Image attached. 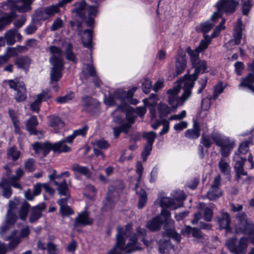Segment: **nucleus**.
Returning a JSON list of instances; mask_svg holds the SVG:
<instances>
[{
	"mask_svg": "<svg viewBox=\"0 0 254 254\" xmlns=\"http://www.w3.org/2000/svg\"><path fill=\"white\" fill-rule=\"evenodd\" d=\"M160 206L163 208H170L174 209L180 207V205L176 203L175 199L168 197H163L160 200Z\"/></svg>",
	"mask_w": 254,
	"mask_h": 254,
	"instance_id": "7c9ffc66",
	"label": "nucleus"
},
{
	"mask_svg": "<svg viewBox=\"0 0 254 254\" xmlns=\"http://www.w3.org/2000/svg\"><path fill=\"white\" fill-rule=\"evenodd\" d=\"M71 170L73 171L75 174L78 173L82 174L87 178H89L91 176V173L86 167L82 166L78 164L74 163L71 166Z\"/></svg>",
	"mask_w": 254,
	"mask_h": 254,
	"instance_id": "c756f323",
	"label": "nucleus"
},
{
	"mask_svg": "<svg viewBox=\"0 0 254 254\" xmlns=\"http://www.w3.org/2000/svg\"><path fill=\"white\" fill-rule=\"evenodd\" d=\"M24 167L26 170L30 172L34 171L36 169L35 161L34 159H28L24 164Z\"/></svg>",
	"mask_w": 254,
	"mask_h": 254,
	"instance_id": "3c124183",
	"label": "nucleus"
},
{
	"mask_svg": "<svg viewBox=\"0 0 254 254\" xmlns=\"http://www.w3.org/2000/svg\"><path fill=\"white\" fill-rule=\"evenodd\" d=\"M250 143L251 141L249 140L242 142L239 146L238 152L237 153L240 155L241 154H245L249 151Z\"/></svg>",
	"mask_w": 254,
	"mask_h": 254,
	"instance_id": "8fccbe9b",
	"label": "nucleus"
},
{
	"mask_svg": "<svg viewBox=\"0 0 254 254\" xmlns=\"http://www.w3.org/2000/svg\"><path fill=\"white\" fill-rule=\"evenodd\" d=\"M212 138L217 145L221 147L220 153L225 158L228 157L234 145V142L228 138H222L218 135H212Z\"/></svg>",
	"mask_w": 254,
	"mask_h": 254,
	"instance_id": "0eeeda50",
	"label": "nucleus"
},
{
	"mask_svg": "<svg viewBox=\"0 0 254 254\" xmlns=\"http://www.w3.org/2000/svg\"><path fill=\"white\" fill-rule=\"evenodd\" d=\"M30 208V205L26 201H23L19 210V218L22 220H25L27 218Z\"/></svg>",
	"mask_w": 254,
	"mask_h": 254,
	"instance_id": "f704fd0d",
	"label": "nucleus"
},
{
	"mask_svg": "<svg viewBox=\"0 0 254 254\" xmlns=\"http://www.w3.org/2000/svg\"><path fill=\"white\" fill-rule=\"evenodd\" d=\"M204 39L201 40L198 46L194 50H192L190 47L187 49V52L190 57L195 56L199 57V53L206 49L211 42V38L208 35H204Z\"/></svg>",
	"mask_w": 254,
	"mask_h": 254,
	"instance_id": "dca6fc26",
	"label": "nucleus"
},
{
	"mask_svg": "<svg viewBox=\"0 0 254 254\" xmlns=\"http://www.w3.org/2000/svg\"><path fill=\"white\" fill-rule=\"evenodd\" d=\"M82 74L85 78H88L89 76H95L96 70L93 65L86 64L83 65Z\"/></svg>",
	"mask_w": 254,
	"mask_h": 254,
	"instance_id": "e433bc0d",
	"label": "nucleus"
},
{
	"mask_svg": "<svg viewBox=\"0 0 254 254\" xmlns=\"http://www.w3.org/2000/svg\"><path fill=\"white\" fill-rule=\"evenodd\" d=\"M44 8L48 18L53 16L56 13L60 12L59 7L57 4L47 6Z\"/></svg>",
	"mask_w": 254,
	"mask_h": 254,
	"instance_id": "49530a36",
	"label": "nucleus"
},
{
	"mask_svg": "<svg viewBox=\"0 0 254 254\" xmlns=\"http://www.w3.org/2000/svg\"><path fill=\"white\" fill-rule=\"evenodd\" d=\"M199 26L201 28V32L203 33V35L204 36V35H206L207 33L211 30L214 26V24L210 23L209 21H207L201 23Z\"/></svg>",
	"mask_w": 254,
	"mask_h": 254,
	"instance_id": "603ef678",
	"label": "nucleus"
},
{
	"mask_svg": "<svg viewBox=\"0 0 254 254\" xmlns=\"http://www.w3.org/2000/svg\"><path fill=\"white\" fill-rule=\"evenodd\" d=\"M152 149V145L150 144H146L141 153L142 159L143 161H145L147 159L148 156L150 154L151 151Z\"/></svg>",
	"mask_w": 254,
	"mask_h": 254,
	"instance_id": "0e129e2a",
	"label": "nucleus"
},
{
	"mask_svg": "<svg viewBox=\"0 0 254 254\" xmlns=\"http://www.w3.org/2000/svg\"><path fill=\"white\" fill-rule=\"evenodd\" d=\"M158 110L160 118L166 117L171 112L170 107L165 104L160 103L158 106Z\"/></svg>",
	"mask_w": 254,
	"mask_h": 254,
	"instance_id": "a18cd8bd",
	"label": "nucleus"
},
{
	"mask_svg": "<svg viewBox=\"0 0 254 254\" xmlns=\"http://www.w3.org/2000/svg\"><path fill=\"white\" fill-rule=\"evenodd\" d=\"M38 124V122L35 116H31L27 121L26 125V127L27 131L31 134L38 135L39 133L42 134L41 131L36 129V127Z\"/></svg>",
	"mask_w": 254,
	"mask_h": 254,
	"instance_id": "b1692460",
	"label": "nucleus"
},
{
	"mask_svg": "<svg viewBox=\"0 0 254 254\" xmlns=\"http://www.w3.org/2000/svg\"><path fill=\"white\" fill-rule=\"evenodd\" d=\"M52 96L49 89L43 90L37 95L36 99L30 105L32 111L38 113L40 110V107L43 101H46L51 98Z\"/></svg>",
	"mask_w": 254,
	"mask_h": 254,
	"instance_id": "2eb2a0df",
	"label": "nucleus"
},
{
	"mask_svg": "<svg viewBox=\"0 0 254 254\" xmlns=\"http://www.w3.org/2000/svg\"><path fill=\"white\" fill-rule=\"evenodd\" d=\"M50 62L53 65L50 72V84H53L54 82H58L62 76V70L64 64L63 62L60 58L54 57L50 59Z\"/></svg>",
	"mask_w": 254,
	"mask_h": 254,
	"instance_id": "6e6552de",
	"label": "nucleus"
},
{
	"mask_svg": "<svg viewBox=\"0 0 254 254\" xmlns=\"http://www.w3.org/2000/svg\"><path fill=\"white\" fill-rule=\"evenodd\" d=\"M218 167L220 172L224 175H230L231 168L225 159L223 158H221L218 162Z\"/></svg>",
	"mask_w": 254,
	"mask_h": 254,
	"instance_id": "58836bf2",
	"label": "nucleus"
},
{
	"mask_svg": "<svg viewBox=\"0 0 254 254\" xmlns=\"http://www.w3.org/2000/svg\"><path fill=\"white\" fill-rule=\"evenodd\" d=\"M60 212L63 217L70 215L74 213L73 211L68 205L60 207Z\"/></svg>",
	"mask_w": 254,
	"mask_h": 254,
	"instance_id": "338daca9",
	"label": "nucleus"
},
{
	"mask_svg": "<svg viewBox=\"0 0 254 254\" xmlns=\"http://www.w3.org/2000/svg\"><path fill=\"white\" fill-rule=\"evenodd\" d=\"M213 216L212 210L209 208L206 207L204 210V220L207 222H209L211 220Z\"/></svg>",
	"mask_w": 254,
	"mask_h": 254,
	"instance_id": "774afa93",
	"label": "nucleus"
},
{
	"mask_svg": "<svg viewBox=\"0 0 254 254\" xmlns=\"http://www.w3.org/2000/svg\"><path fill=\"white\" fill-rule=\"evenodd\" d=\"M92 33L91 29H86L81 34V40L83 45L85 47L90 48L92 46Z\"/></svg>",
	"mask_w": 254,
	"mask_h": 254,
	"instance_id": "c85d7f7f",
	"label": "nucleus"
},
{
	"mask_svg": "<svg viewBox=\"0 0 254 254\" xmlns=\"http://www.w3.org/2000/svg\"><path fill=\"white\" fill-rule=\"evenodd\" d=\"M74 97L73 93H70L65 96L59 97L56 98V101L60 104L64 103L69 100H71Z\"/></svg>",
	"mask_w": 254,
	"mask_h": 254,
	"instance_id": "bf43d9fd",
	"label": "nucleus"
},
{
	"mask_svg": "<svg viewBox=\"0 0 254 254\" xmlns=\"http://www.w3.org/2000/svg\"><path fill=\"white\" fill-rule=\"evenodd\" d=\"M131 226L127 224L125 228L118 226L117 228L116 243L109 254H123L122 252L130 254L137 250V238L135 234H131Z\"/></svg>",
	"mask_w": 254,
	"mask_h": 254,
	"instance_id": "f257e3e1",
	"label": "nucleus"
},
{
	"mask_svg": "<svg viewBox=\"0 0 254 254\" xmlns=\"http://www.w3.org/2000/svg\"><path fill=\"white\" fill-rule=\"evenodd\" d=\"M236 218L239 221L238 227L236 229L237 234H243V233H252L253 231L254 223L251 219H247L245 213H239L236 215Z\"/></svg>",
	"mask_w": 254,
	"mask_h": 254,
	"instance_id": "9d476101",
	"label": "nucleus"
},
{
	"mask_svg": "<svg viewBox=\"0 0 254 254\" xmlns=\"http://www.w3.org/2000/svg\"><path fill=\"white\" fill-rule=\"evenodd\" d=\"M69 25L72 28V30H76L78 32V35H81L82 30V23L81 22H76L75 21H70Z\"/></svg>",
	"mask_w": 254,
	"mask_h": 254,
	"instance_id": "6e6d98bb",
	"label": "nucleus"
},
{
	"mask_svg": "<svg viewBox=\"0 0 254 254\" xmlns=\"http://www.w3.org/2000/svg\"><path fill=\"white\" fill-rule=\"evenodd\" d=\"M13 20V16L10 14H5L0 17V31H2Z\"/></svg>",
	"mask_w": 254,
	"mask_h": 254,
	"instance_id": "a19ab883",
	"label": "nucleus"
},
{
	"mask_svg": "<svg viewBox=\"0 0 254 254\" xmlns=\"http://www.w3.org/2000/svg\"><path fill=\"white\" fill-rule=\"evenodd\" d=\"M33 0H8L7 5L13 10L19 12H26L31 9V5Z\"/></svg>",
	"mask_w": 254,
	"mask_h": 254,
	"instance_id": "ddd939ff",
	"label": "nucleus"
},
{
	"mask_svg": "<svg viewBox=\"0 0 254 254\" xmlns=\"http://www.w3.org/2000/svg\"><path fill=\"white\" fill-rule=\"evenodd\" d=\"M200 129L199 123L196 120H194L193 128L187 129L185 131V135L187 138L190 139H196L200 136Z\"/></svg>",
	"mask_w": 254,
	"mask_h": 254,
	"instance_id": "4be33fe9",
	"label": "nucleus"
},
{
	"mask_svg": "<svg viewBox=\"0 0 254 254\" xmlns=\"http://www.w3.org/2000/svg\"><path fill=\"white\" fill-rule=\"evenodd\" d=\"M217 221L221 229H225L227 232L230 230L231 218L227 212H222L220 215L216 218Z\"/></svg>",
	"mask_w": 254,
	"mask_h": 254,
	"instance_id": "6ab92c4d",
	"label": "nucleus"
},
{
	"mask_svg": "<svg viewBox=\"0 0 254 254\" xmlns=\"http://www.w3.org/2000/svg\"><path fill=\"white\" fill-rule=\"evenodd\" d=\"M63 140L54 143L53 151L58 153L68 152L71 150L70 147L64 144Z\"/></svg>",
	"mask_w": 254,
	"mask_h": 254,
	"instance_id": "4c0bfd02",
	"label": "nucleus"
},
{
	"mask_svg": "<svg viewBox=\"0 0 254 254\" xmlns=\"http://www.w3.org/2000/svg\"><path fill=\"white\" fill-rule=\"evenodd\" d=\"M63 21L60 17L57 18L50 27L51 30L52 31L57 30L63 26Z\"/></svg>",
	"mask_w": 254,
	"mask_h": 254,
	"instance_id": "052dcab7",
	"label": "nucleus"
},
{
	"mask_svg": "<svg viewBox=\"0 0 254 254\" xmlns=\"http://www.w3.org/2000/svg\"><path fill=\"white\" fill-rule=\"evenodd\" d=\"M249 244V239L242 237L240 239L232 238L226 242V246L230 252L234 254H246Z\"/></svg>",
	"mask_w": 254,
	"mask_h": 254,
	"instance_id": "20e7f679",
	"label": "nucleus"
},
{
	"mask_svg": "<svg viewBox=\"0 0 254 254\" xmlns=\"http://www.w3.org/2000/svg\"><path fill=\"white\" fill-rule=\"evenodd\" d=\"M190 61L193 67L195 68L194 72L188 77L185 81L184 85V93L180 97L183 101H186L191 95V89L194 85L195 81L197 78L199 74L207 72V64L204 60H200L199 57L193 56L190 57Z\"/></svg>",
	"mask_w": 254,
	"mask_h": 254,
	"instance_id": "f03ea898",
	"label": "nucleus"
},
{
	"mask_svg": "<svg viewBox=\"0 0 254 254\" xmlns=\"http://www.w3.org/2000/svg\"><path fill=\"white\" fill-rule=\"evenodd\" d=\"M53 146L54 143L51 144L49 142H37L32 144L35 152L37 153L42 152L44 157L46 156L51 150L53 151Z\"/></svg>",
	"mask_w": 254,
	"mask_h": 254,
	"instance_id": "f3484780",
	"label": "nucleus"
},
{
	"mask_svg": "<svg viewBox=\"0 0 254 254\" xmlns=\"http://www.w3.org/2000/svg\"><path fill=\"white\" fill-rule=\"evenodd\" d=\"M97 12V7L96 6H91L87 8L86 19V20H83V21L85 22L87 26L89 27H93L94 23V17L96 16Z\"/></svg>",
	"mask_w": 254,
	"mask_h": 254,
	"instance_id": "393cba45",
	"label": "nucleus"
},
{
	"mask_svg": "<svg viewBox=\"0 0 254 254\" xmlns=\"http://www.w3.org/2000/svg\"><path fill=\"white\" fill-rule=\"evenodd\" d=\"M46 15L45 8H39L35 10L34 14V17L35 20L37 21L44 20L48 19Z\"/></svg>",
	"mask_w": 254,
	"mask_h": 254,
	"instance_id": "37998d69",
	"label": "nucleus"
},
{
	"mask_svg": "<svg viewBox=\"0 0 254 254\" xmlns=\"http://www.w3.org/2000/svg\"><path fill=\"white\" fill-rule=\"evenodd\" d=\"M92 223L93 220L89 217L88 212L84 211L79 213L77 217H76L73 225L74 227H76L80 225L86 226L91 225Z\"/></svg>",
	"mask_w": 254,
	"mask_h": 254,
	"instance_id": "aec40b11",
	"label": "nucleus"
},
{
	"mask_svg": "<svg viewBox=\"0 0 254 254\" xmlns=\"http://www.w3.org/2000/svg\"><path fill=\"white\" fill-rule=\"evenodd\" d=\"M136 232L138 236L141 237V241H142L145 245L148 246L149 244V242L148 241L145 240L144 239V236L146 234V230L144 228H141L140 227H138L136 228Z\"/></svg>",
	"mask_w": 254,
	"mask_h": 254,
	"instance_id": "13d9d810",
	"label": "nucleus"
},
{
	"mask_svg": "<svg viewBox=\"0 0 254 254\" xmlns=\"http://www.w3.org/2000/svg\"><path fill=\"white\" fill-rule=\"evenodd\" d=\"M119 193L118 189L113 186L109 187L108 191L107 193L106 199L104 201V206L102 209L104 211H107L108 209H112L118 199Z\"/></svg>",
	"mask_w": 254,
	"mask_h": 254,
	"instance_id": "f8f14e48",
	"label": "nucleus"
},
{
	"mask_svg": "<svg viewBox=\"0 0 254 254\" xmlns=\"http://www.w3.org/2000/svg\"><path fill=\"white\" fill-rule=\"evenodd\" d=\"M254 74L253 73H249L246 77L242 79L240 83L239 87H247L251 91L254 92Z\"/></svg>",
	"mask_w": 254,
	"mask_h": 254,
	"instance_id": "cd10ccee",
	"label": "nucleus"
},
{
	"mask_svg": "<svg viewBox=\"0 0 254 254\" xmlns=\"http://www.w3.org/2000/svg\"><path fill=\"white\" fill-rule=\"evenodd\" d=\"M136 193L139 196V200L138 203V207L139 209H142L146 204L147 197V194L144 190L140 189L138 190L137 185L135 186Z\"/></svg>",
	"mask_w": 254,
	"mask_h": 254,
	"instance_id": "473e14b6",
	"label": "nucleus"
},
{
	"mask_svg": "<svg viewBox=\"0 0 254 254\" xmlns=\"http://www.w3.org/2000/svg\"><path fill=\"white\" fill-rule=\"evenodd\" d=\"M11 89L16 91L15 99L18 102L24 101L26 99V89L22 81L8 80L6 81Z\"/></svg>",
	"mask_w": 254,
	"mask_h": 254,
	"instance_id": "1a4fd4ad",
	"label": "nucleus"
},
{
	"mask_svg": "<svg viewBox=\"0 0 254 254\" xmlns=\"http://www.w3.org/2000/svg\"><path fill=\"white\" fill-rule=\"evenodd\" d=\"M152 87L151 82L149 79H145L142 84V89L143 92L145 94H148Z\"/></svg>",
	"mask_w": 254,
	"mask_h": 254,
	"instance_id": "69168bd1",
	"label": "nucleus"
},
{
	"mask_svg": "<svg viewBox=\"0 0 254 254\" xmlns=\"http://www.w3.org/2000/svg\"><path fill=\"white\" fill-rule=\"evenodd\" d=\"M160 214L164 218V226L167 225L169 228H174V221L170 219L171 213L170 211L166 208H162Z\"/></svg>",
	"mask_w": 254,
	"mask_h": 254,
	"instance_id": "72a5a7b5",
	"label": "nucleus"
},
{
	"mask_svg": "<svg viewBox=\"0 0 254 254\" xmlns=\"http://www.w3.org/2000/svg\"><path fill=\"white\" fill-rule=\"evenodd\" d=\"M17 219V217L16 214L11 210L8 209L6 215L5 223L13 225L16 222Z\"/></svg>",
	"mask_w": 254,
	"mask_h": 254,
	"instance_id": "de8ad7c7",
	"label": "nucleus"
},
{
	"mask_svg": "<svg viewBox=\"0 0 254 254\" xmlns=\"http://www.w3.org/2000/svg\"><path fill=\"white\" fill-rule=\"evenodd\" d=\"M45 203H41L31 208V213L29 217V221L34 223L37 221L42 216V211L46 209Z\"/></svg>",
	"mask_w": 254,
	"mask_h": 254,
	"instance_id": "a211bd4d",
	"label": "nucleus"
},
{
	"mask_svg": "<svg viewBox=\"0 0 254 254\" xmlns=\"http://www.w3.org/2000/svg\"><path fill=\"white\" fill-rule=\"evenodd\" d=\"M95 145L101 149H106L110 147V144L103 139L96 141Z\"/></svg>",
	"mask_w": 254,
	"mask_h": 254,
	"instance_id": "680f3d73",
	"label": "nucleus"
},
{
	"mask_svg": "<svg viewBox=\"0 0 254 254\" xmlns=\"http://www.w3.org/2000/svg\"><path fill=\"white\" fill-rule=\"evenodd\" d=\"M221 182V178L220 175H218L215 177L213 184L207 193V197L209 200H213L221 196L222 192L219 189Z\"/></svg>",
	"mask_w": 254,
	"mask_h": 254,
	"instance_id": "4468645a",
	"label": "nucleus"
},
{
	"mask_svg": "<svg viewBox=\"0 0 254 254\" xmlns=\"http://www.w3.org/2000/svg\"><path fill=\"white\" fill-rule=\"evenodd\" d=\"M47 250L49 254H57L60 251L57 245L52 242H49L47 244Z\"/></svg>",
	"mask_w": 254,
	"mask_h": 254,
	"instance_id": "4d7b16f0",
	"label": "nucleus"
},
{
	"mask_svg": "<svg viewBox=\"0 0 254 254\" xmlns=\"http://www.w3.org/2000/svg\"><path fill=\"white\" fill-rule=\"evenodd\" d=\"M238 4V2L235 0H220L216 4L217 11L214 12L211 20L214 21L221 17L223 11L226 13H233Z\"/></svg>",
	"mask_w": 254,
	"mask_h": 254,
	"instance_id": "39448f33",
	"label": "nucleus"
},
{
	"mask_svg": "<svg viewBox=\"0 0 254 254\" xmlns=\"http://www.w3.org/2000/svg\"><path fill=\"white\" fill-rule=\"evenodd\" d=\"M49 126L57 130L64 127V123L59 117L52 116L49 117Z\"/></svg>",
	"mask_w": 254,
	"mask_h": 254,
	"instance_id": "c9c22d12",
	"label": "nucleus"
},
{
	"mask_svg": "<svg viewBox=\"0 0 254 254\" xmlns=\"http://www.w3.org/2000/svg\"><path fill=\"white\" fill-rule=\"evenodd\" d=\"M252 0H242V12L244 15H248L252 7Z\"/></svg>",
	"mask_w": 254,
	"mask_h": 254,
	"instance_id": "864d4df0",
	"label": "nucleus"
},
{
	"mask_svg": "<svg viewBox=\"0 0 254 254\" xmlns=\"http://www.w3.org/2000/svg\"><path fill=\"white\" fill-rule=\"evenodd\" d=\"M75 8L74 11L76 13V16L83 20H86L87 12L86 3L84 0H82L79 2H76L74 4Z\"/></svg>",
	"mask_w": 254,
	"mask_h": 254,
	"instance_id": "412c9836",
	"label": "nucleus"
},
{
	"mask_svg": "<svg viewBox=\"0 0 254 254\" xmlns=\"http://www.w3.org/2000/svg\"><path fill=\"white\" fill-rule=\"evenodd\" d=\"M128 97V93L122 89L115 90L113 95H110L105 100V103L110 106L118 105L117 110H123L122 105L126 101V99Z\"/></svg>",
	"mask_w": 254,
	"mask_h": 254,
	"instance_id": "423d86ee",
	"label": "nucleus"
},
{
	"mask_svg": "<svg viewBox=\"0 0 254 254\" xmlns=\"http://www.w3.org/2000/svg\"><path fill=\"white\" fill-rule=\"evenodd\" d=\"M156 136L157 134L155 132L150 131L145 133L143 137L147 139V144L152 145Z\"/></svg>",
	"mask_w": 254,
	"mask_h": 254,
	"instance_id": "5fc2aeb1",
	"label": "nucleus"
},
{
	"mask_svg": "<svg viewBox=\"0 0 254 254\" xmlns=\"http://www.w3.org/2000/svg\"><path fill=\"white\" fill-rule=\"evenodd\" d=\"M49 50L51 53L53 55L52 57L50 59H52L54 57H56L57 58H60L61 60L63 61L62 58L63 51L60 48L52 46L49 47Z\"/></svg>",
	"mask_w": 254,
	"mask_h": 254,
	"instance_id": "09e8293b",
	"label": "nucleus"
},
{
	"mask_svg": "<svg viewBox=\"0 0 254 254\" xmlns=\"http://www.w3.org/2000/svg\"><path fill=\"white\" fill-rule=\"evenodd\" d=\"M73 46L71 44L68 43L65 51L66 59L73 63H77V59L75 55L72 52Z\"/></svg>",
	"mask_w": 254,
	"mask_h": 254,
	"instance_id": "ea45409f",
	"label": "nucleus"
},
{
	"mask_svg": "<svg viewBox=\"0 0 254 254\" xmlns=\"http://www.w3.org/2000/svg\"><path fill=\"white\" fill-rule=\"evenodd\" d=\"M224 90V87L222 86V83H219L216 85L214 88V91L213 94L212 98L213 100H216L218 97L219 95Z\"/></svg>",
	"mask_w": 254,
	"mask_h": 254,
	"instance_id": "e2e57ef3",
	"label": "nucleus"
},
{
	"mask_svg": "<svg viewBox=\"0 0 254 254\" xmlns=\"http://www.w3.org/2000/svg\"><path fill=\"white\" fill-rule=\"evenodd\" d=\"M162 222L161 217L157 216L147 221L145 226L151 231H156L160 229Z\"/></svg>",
	"mask_w": 254,
	"mask_h": 254,
	"instance_id": "a878e982",
	"label": "nucleus"
},
{
	"mask_svg": "<svg viewBox=\"0 0 254 254\" xmlns=\"http://www.w3.org/2000/svg\"><path fill=\"white\" fill-rule=\"evenodd\" d=\"M187 66V61L184 56H179L176 59V71L179 75L182 73Z\"/></svg>",
	"mask_w": 254,
	"mask_h": 254,
	"instance_id": "2f4dec72",
	"label": "nucleus"
},
{
	"mask_svg": "<svg viewBox=\"0 0 254 254\" xmlns=\"http://www.w3.org/2000/svg\"><path fill=\"white\" fill-rule=\"evenodd\" d=\"M15 32L16 30H9L5 34L4 38L7 45H12L15 42Z\"/></svg>",
	"mask_w": 254,
	"mask_h": 254,
	"instance_id": "c03bdc74",
	"label": "nucleus"
},
{
	"mask_svg": "<svg viewBox=\"0 0 254 254\" xmlns=\"http://www.w3.org/2000/svg\"><path fill=\"white\" fill-rule=\"evenodd\" d=\"M30 60L26 57L20 56L15 60V64L19 68H24L25 66L29 64Z\"/></svg>",
	"mask_w": 254,
	"mask_h": 254,
	"instance_id": "79ce46f5",
	"label": "nucleus"
},
{
	"mask_svg": "<svg viewBox=\"0 0 254 254\" xmlns=\"http://www.w3.org/2000/svg\"><path fill=\"white\" fill-rule=\"evenodd\" d=\"M165 230L162 233V238L158 242L159 245V252L161 254H164L165 252L172 248L170 242V238L176 241L178 243H180L181 236L175 230V228H169L167 225L163 226Z\"/></svg>",
	"mask_w": 254,
	"mask_h": 254,
	"instance_id": "7ed1b4c3",
	"label": "nucleus"
},
{
	"mask_svg": "<svg viewBox=\"0 0 254 254\" xmlns=\"http://www.w3.org/2000/svg\"><path fill=\"white\" fill-rule=\"evenodd\" d=\"M54 185L57 186V190L61 196L70 197L69 189L65 179H64L61 183L54 181Z\"/></svg>",
	"mask_w": 254,
	"mask_h": 254,
	"instance_id": "bb28decb",
	"label": "nucleus"
},
{
	"mask_svg": "<svg viewBox=\"0 0 254 254\" xmlns=\"http://www.w3.org/2000/svg\"><path fill=\"white\" fill-rule=\"evenodd\" d=\"M234 160L235 161L234 166L235 172V180L239 182L242 178V176L247 175V172L245 171L244 168V166L247 161V159L245 157H242L239 154L235 153Z\"/></svg>",
	"mask_w": 254,
	"mask_h": 254,
	"instance_id": "9b49d317",
	"label": "nucleus"
},
{
	"mask_svg": "<svg viewBox=\"0 0 254 254\" xmlns=\"http://www.w3.org/2000/svg\"><path fill=\"white\" fill-rule=\"evenodd\" d=\"M17 234V230L12 231L9 236L5 237V241L10 240L8 244V248L10 250H13L17 247L19 244L21 242L20 237L16 236Z\"/></svg>",
	"mask_w": 254,
	"mask_h": 254,
	"instance_id": "5701e85b",
	"label": "nucleus"
}]
</instances>
